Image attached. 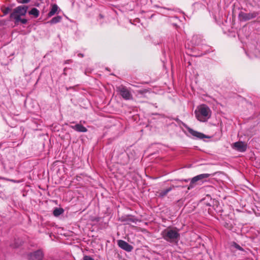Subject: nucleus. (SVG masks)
I'll return each mask as SVG.
<instances>
[{"instance_id": "obj_1", "label": "nucleus", "mask_w": 260, "mask_h": 260, "mask_svg": "<svg viewBox=\"0 0 260 260\" xmlns=\"http://www.w3.org/2000/svg\"><path fill=\"white\" fill-rule=\"evenodd\" d=\"M161 235L164 240L170 243H177L180 237L177 228L168 227L161 232Z\"/></svg>"}, {"instance_id": "obj_2", "label": "nucleus", "mask_w": 260, "mask_h": 260, "mask_svg": "<svg viewBox=\"0 0 260 260\" xmlns=\"http://www.w3.org/2000/svg\"><path fill=\"white\" fill-rule=\"evenodd\" d=\"M197 118L200 121H206L211 116L210 108L205 105H202L198 107L194 112Z\"/></svg>"}, {"instance_id": "obj_3", "label": "nucleus", "mask_w": 260, "mask_h": 260, "mask_svg": "<svg viewBox=\"0 0 260 260\" xmlns=\"http://www.w3.org/2000/svg\"><path fill=\"white\" fill-rule=\"evenodd\" d=\"M27 9L28 7L26 6H20L16 7L10 14V18L18 20L20 17L24 16L26 14Z\"/></svg>"}, {"instance_id": "obj_4", "label": "nucleus", "mask_w": 260, "mask_h": 260, "mask_svg": "<svg viewBox=\"0 0 260 260\" xmlns=\"http://www.w3.org/2000/svg\"><path fill=\"white\" fill-rule=\"evenodd\" d=\"M117 90L124 100H129L133 99L132 93L125 86L121 85L117 87Z\"/></svg>"}, {"instance_id": "obj_5", "label": "nucleus", "mask_w": 260, "mask_h": 260, "mask_svg": "<svg viewBox=\"0 0 260 260\" xmlns=\"http://www.w3.org/2000/svg\"><path fill=\"white\" fill-rule=\"evenodd\" d=\"M210 176V174H202L193 177L190 180V184L187 188L189 190L193 188L197 184V182L202 181L203 179L208 178Z\"/></svg>"}, {"instance_id": "obj_6", "label": "nucleus", "mask_w": 260, "mask_h": 260, "mask_svg": "<svg viewBox=\"0 0 260 260\" xmlns=\"http://www.w3.org/2000/svg\"><path fill=\"white\" fill-rule=\"evenodd\" d=\"M259 13L257 12H253L249 13H246L243 12H240L238 17L240 21H246L250 19L255 18L258 15Z\"/></svg>"}, {"instance_id": "obj_7", "label": "nucleus", "mask_w": 260, "mask_h": 260, "mask_svg": "<svg viewBox=\"0 0 260 260\" xmlns=\"http://www.w3.org/2000/svg\"><path fill=\"white\" fill-rule=\"evenodd\" d=\"M233 148L239 152H245L247 149V145L243 142L238 141L233 144Z\"/></svg>"}, {"instance_id": "obj_8", "label": "nucleus", "mask_w": 260, "mask_h": 260, "mask_svg": "<svg viewBox=\"0 0 260 260\" xmlns=\"http://www.w3.org/2000/svg\"><path fill=\"white\" fill-rule=\"evenodd\" d=\"M43 257L44 253L41 249H39L29 254L30 260H43Z\"/></svg>"}, {"instance_id": "obj_9", "label": "nucleus", "mask_w": 260, "mask_h": 260, "mask_svg": "<svg viewBox=\"0 0 260 260\" xmlns=\"http://www.w3.org/2000/svg\"><path fill=\"white\" fill-rule=\"evenodd\" d=\"M117 244L119 247L127 252H131L133 249V247L124 240H118Z\"/></svg>"}, {"instance_id": "obj_10", "label": "nucleus", "mask_w": 260, "mask_h": 260, "mask_svg": "<svg viewBox=\"0 0 260 260\" xmlns=\"http://www.w3.org/2000/svg\"><path fill=\"white\" fill-rule=\"evenodd\" d=\"M188 132L193 136L196 137L199 139H202L205 138H207V136L204 134L196 131L191 128H187Z\"/></svg>"}, {"instance_id": "obj_11", "label": "nucleus", "mask_w": 260, "mask_h": 260, "mask_svg": "<svg viewBox=\"0 0 260 260\" xmlns=\"http://www.w3.org/2000/svg\"><path fill=\"white\" fill-rule=\"evenodd\" d=\"M71 127L78 132H86L87 131V129L81 124L71 125Z\"/></svg>"}, {"instance_id": "obj_12", "label": "nucleus", "mask_w": 260, "mask_h": 260, "mask_svg": "<svg viewBox=\"0 0 260 260\" xmlns=\"http://www.w3.org/2000/svg\"><path fill=\"white\" fill-rule=\"evenodd\" d=\"M175 187V186L172 185L170 186V187L167 188L166 189H165L164 190L161 191L159 192V196L161 198H163L165 196H166L167 193L170 192L173 188Z\"/></svg>"}, {"instance_id": "obj_13", "label": "nucleus", "mask_w": 260, "mask_h": 260, "mask_svg": "<svg viewBox=\"0 0 260 260\" xmlns=\"http://www.w3.org/2000/svg\"><path fill=\"white\" fill-rule=\"evenodd\" d=\"M58 9V7L57 5L56 4H53L52 6V7H51V9L50 12L48 13V16L51 17L52 16L54 15L57 12Z\"/></svg>"}, {"instance_id": "obj_14", "label": "nucleus", "mask_w": 260, "mask_h": 260, "mask_svg": "<svg viewBox=\"0 0 260 260\" xmlns=\"http://www.w3.org/2000/svg\"><path fill=\"white\" fill-rule=\"evenodd\" d=\"M64 212V210L61 208H56L53 212L54 216L57 217L62 214Z\"/></svg>"}, {"instance_id": "obj_15", "label": "nucleus", "mask_w": 260, "mask_h": 260, "mask_svg": "<svg viewBox=\"0 0 260 260\" xmlns=\"http://www.w3.org/2000/svg\"><path fill=\"white\" fill-rule=\"evenodd\" d=\"M28 13L29 15H33L35 18H37L39 15V11L37 8H34L29 11Z\"/></svg>"}, {"instance_id": "obj_16", "label": "nucleus", "mask_w": 260, "mask_h": 260, "mask_svg": "<svg viewBox=\"0 0 260 260\" xmlns=\"http://www.w3.org/2000/svg\"><path fill=\"white\" fill-rule=\"evenodd\" d=\"M61 19V17L60 16H57L56 17H53L50 21L49 22L51 24H55L56 23H58L60 21Z\"/></svg>"}, {"instance_id": "obj_17", "label": "nucleus", "mask_w": 260, "mask_h": 260, "mask_svg": "<svg viewBox=\"0 0 260 260\" xmlns=\"http://www.w3.org/2000/svg\"><path fill=\"white\" fill-rule=\"evenodd\" d=\"M20 245V243H19L18 240H15L14 243H11L10 246V247L16 248L18 247Z\"/></svg>"}, {"instance_id": "obj_18", "label": "nucleus", "mask_w": 260, "mask_h": 260, "mask_svg": "<svg viewBox=\"0 0 260 260\" xmlns=\"http://www.w3.org/2000/svg\"><path fill=\"white\" fill-rule=\"evenodd\" d=\"M15 20V22L17 23V22H21L22 24H26L27 22V19H21L20 18V17H19V19L18 20H17V19H14Z\"/></svg>"}, {"instance_id": "obj_19", "label": "nucleus", "mask_w": 260, "mask_h": 260, "mask_svg": "<svg viewBox=\"0 0 260 260\" xmlns=\"http://www.w3.org/2000/svg\"><path fill=\"white\" fill-rule=\"evenodd\" d=\"M148 91L149 90L148 89H144L137 90V93L140 94H143L148 92Z\"/></svg>"}, {"instance_id": "obj_20", "label": "nucleus", "mask_w": 260, "mask_h": 260, "mask_svg": "<svg viewBox=\"0 0 260 260\" xmlns=\"http://www.w3.org/2000/svg\"><path fill=\"white\" fill-rule=\"evenodd\" d=\"M233 246L237 249L239 250H241V251H243V248H242L239 245H238V244H237L235 242H234L233 243Z\"/></svg>"}, {"instance_id": "obj_21", "label": "nucleus", "mask_w": 260, "mask_h": 260, "mask_svg": "<svg viewBox=\"0 0 260 260\" xmlns=\"http://www.w3.org/2000/svg\"><path fill=\"white\" fill-rule=\"evenodd\" d=\"M83 260H94V259L90 256L85 255L83 257Z\"/></svg>"}, {"instance_id": "obj_22", "label": "nucleus", "mask_w": 260, "mask_h": 260, "mask_svg": "<svg viewBox=\"0 0 260 260\" xmlns=\"http://www.w3.org/2000/svg\"><path fill=\"white\" fill-rule=\"evenodd\" d=\"M30 0H19V3L22 4H27L30 2Z\"/></svg>"}, {"instance_id": "obj_23", "label": "nucleus", "mask_w": 260, "mask_h": 260, "mask_svg": "<svg viewBox=\"0 0 260 260\" xmlns=\"http://www.w3.org/2000/svg\"><path fill=\"white\" fill-rule=\"evenodd\" d=\"M10 11V9L8 7L6 8L4 11V13L6 14L7 13H8Z\"/></svg>"}, {"instance_id": "obj_24", "label": "nucleus", "mask_w": 260, "mask_h": 260, "mask_svg": "<svg viewBox=\"0 0 260 260\" xmlns=\"http://www.w3.org/2000/svg\"><path fill=\"white\" fill-rule=\"evenodd\" d=\"M72 60L71 59H68V60L64 61V64H68V63H72Z\"/></svg>"}, {"instance_id": "obj_25", "label": "nucleus", "mask_w": 260, "mask_h": 260, "mask_svg": "<svg viewBox=\"0 0 260 260\" xmlns=\"http://www.w3.org/2000/svg\"><path fill=\"white\" fill-rule=\"evenodd\" d=\"M78 56H81V57H83V55L82 54H79Z\"/></svg>"}, {"instance_id": "obj_26", "label": "nucleus", "mask_w": 260, "mask_h": 260, "mask_svg": "<svg viewBox=\"0 0 260 260\" xmlns=\"http://www.w3.org/2000/svg\"><path fill=\"white\" fill-rule=\"evenodd\" d=\"M66 69H67V68H64V72H65V71H66Z\"/></svg>"}]
</instances>
